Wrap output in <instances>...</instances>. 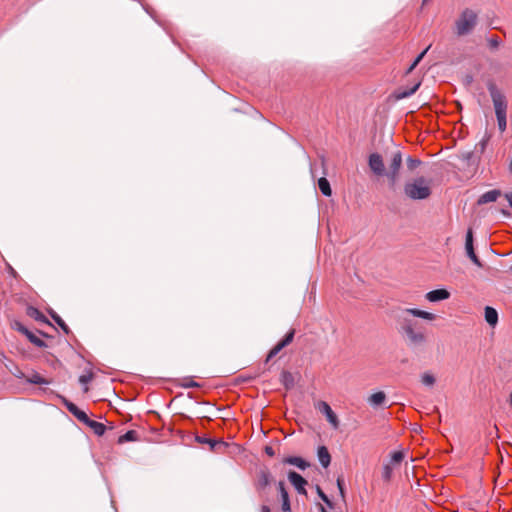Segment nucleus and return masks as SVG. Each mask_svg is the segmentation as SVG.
Instances as JSON below:
<instances>
[{
  "instance_id": "31",
  "label": "nucleus",
  "mask_w": 512,
  "mask_h": 512,
  "mask_svg": "<svg viewBox=\"0 0 512 512\" xmlns=\"http://www.w3.org/2000/svg\"><path fill=\"white\" fill-rule=\"evenodd\" d=\"M467 255L475 253L473 247V231L471 228L468 229L466 234V243H465Z\"/></svg>"
},
{
  "instance_id": "13",
  "label": "nucleus",
  "mask_w": 512,
  "mask_h": 512,
  "mask_svg": "<svg viewBox=\"0 0 512 512\" xmlns=\"http://www.w3.org/2000/svg\"><path fill=\"white\" fill-rule=\"evenodd\" d=\"M64 404H65V407L67 408V410L77 419L79 420L80 422H84V421H87L88 420V416L87 414L80 410L77 405H75L74 403L70 402V401H67L65 400L64 401Z\"/></svg>"
},
{
  "instance_id": "5",
  "label": "nucleus",
  "mask_w": 512,
  "mask_h": 512,
  "mask_svg": "<svg viewBox=\"0 0 512 512\" xmlns=\"http://www.w3.org/2000/svg\"><path fill=\"white\" fill-rule=\"evenodd\" d=\"M402 166V154L400 151H397L393 154L391 162L389 164V169L387 172V177L391 183V185H395L399 177V171Z\"/></svg>"
},
{
  "instance_id": "53",
  "label": "nucleus",
  "mask_w": 512,
  "mask_h": 512,
  "mask_svg": "<svg viewBox=\"0 0 512 512\" xmlns=\"http://www.w3.org/2000/svg\"><path fill=\"white\" fill-rule=\"evenodd\" d=\"M321 512H326L325 508L323 506H320Z\"/></svg>"
},
{
  "instance_id": "45",
  "label": "nucleus",
  "mask_w": 512,
  "mask_h": 512,
  "mask_svg": "<svg viewBox=\"0 0 512 512\" xmlns=\"http://www.w3.org/2000/svg\"><path fill=\"white\" fill-rule=\"evenodd\" d=\"M468 257L472 260L473 263H475L478 266H481L480 260H479L478 256L476 255V253L468 255Z\"/></svg>"
},
{
  "instance_id": "7",
  "label": "nucleus",
  "mask_w": 512,
  "mask_h": 512,
  "mask_svg": "<svg viewBox=\"0 0 512 512\" xmlns=\"http://www.w3.org/2000/svg\"><path fill=\"white\" fill-rule=\"evenodd\" d=\"M288 480L299 494L307 495V491H306L305 487L308 484V482L299 473H297L295 471H289L288 472Z\"/></svg>"
},
{
  "instance_id": "48",
  "label": "nucleus",
  "mask_w": 512,
  "mask_h": 512,
  "mask_svg": "<svg viewBox=\"0 0 512 512\" xmlns=\"http://www.w3.org/2000/svg\"><path fill=\"white\" fill-rule=\"evenodd\" d=\"M337 485H338V488H339V490H340L341 494L343 495V492H344V489H343V480H341V479H339V478H338V479H337Z\"/></svg>"
},
{
  "instance_id": "16",
  "label": "nucleus",
  "mask_w": 512,
  "mask_h": 512,
  "mask_svg": "<svg viewBox=\"0 0 512 512\" xmlns=\"http://www.w3.org/2000/svg\"><path fill=\"white\" fill-rule=\"evenodd\" d=\"M450 297V293L446 289H436L430 291L426 294L427 300L430 302H437L440 300H445Z\"/></svg>"
},
{
  "instance_id": "15",
  "label": "nucleus",
  "mask_w": 512,
  "mask_h": 512,
  "mask_svg": "<svg viewBox=\"0 0 512 512\" xmlns=\"http://www.w3.org/2000/svg\"><path fill=\"white\" fill-rule=\"evenodd\" d=\"M278 490H279L281 501H282V511L290 512L291 506H290L289 495H288V492L285 488V484L283 481H279Z\"/></svg>"
},
{
  "instance_id": "32",
  "label": "nucleus",
  "mask_w": 512,
  "mask_h": 512,
  "mask_svg": "<svg viewBox=\"0 0 512 512\" xmlns=\"http://www.w3.org/2000/svg\"><path fill=\"white\" fill-rule=\"evenodd\" d=\"M183 388H199L201 385L194 381L192 377H185L181 380V383L179 384Z\"/></svg>"
},
{
  "instance_id": "10",
  "label": "nucleus",
  "mask_w": 512,
  "mask_h": 512,
  "mask_svg": "<svg viewBox=\"0 0 512 512\" xmlns=\"http://www.w3.org/2000/svg\"><path fill=\"white\" fill-rule=\"evenodd\" d=\"M318 409L321 413H323L326 416L328 422L333 426V428L338 429L339 420L337 415L331 409L330 405L325 401H320L318 403Z\"/></svg>"
},
{
  "instance_id": "24",
  "label": "nucleus",
  "mask_w": 512,
  "mask_h": 512,
  "mask_svg": "<svg viewBox=\"0 0 512 512\" xmlns=\"http://www.w3.org/2000/svg\"><path fill=\"white\" fill-rule=\"evenodd\" d=\"M485 320L487 321V323L491 326H495L498 322V313L497 311L490 307V306H487L485 308Z\"/></svg>"
},
{
  "instance_id": "2",
  "label": "nucleus",
  "mask_w": 512,
  "mask_h": 512,
  "mask_svg": "<svg viewBox=\"0 0 512 512\" xmlns=\"http://www.w3.org/2000/svg\"><path fill=\"white\" fill-rule=\"evenodd\" d=\"M478 21V15L473 10L466 8L455 21V33L457 36H465L473 31Z\"/></svg>"
},
{
  "instance_id": "22",
  "label": "nucleus",
  "mask_w": 512,
  "mask_h": 512,
  "mask_svg": "<svg viewBox=\"0 0 512 512\" xmlns=\"http://www.w3.org/2000/svg\"><path fill=\"white\" fill-rule=\"evenodd\" d=\"M11 328L25 335L30 342H32L33 338L36 336L33 332L28 330L20 321L17 320L11 323Z\"/></svg>"
},
{
  "instance_id": "9",
  "label": "nucleus",
  "mask_w": 512,
  "mask_h": 512,
  "mask_svg": "<svg viewBox=\"0 0 512 512\" xmlns=\"http://www.w3.org/2000/svg\"><path fill=\"white\" fill-rule=\"evenodd\" d=\"M368 164L374 174H376L377 176L384 175L385 166H384L382 156L380 154H378V153L370 154Z\"/></svg>"
},
{
  "instance_id": "37",
  "label": "nucleus",
  "mask_w": 512,
  "mask_h": 512,
  "mask_svg": "<svg viewBox=\"0 0 512 512\" xmlns=\"http://www.w3.org/2000/svg\"><path fill=\"white\" fill-rule=\"evenodd\" d=\"M422 383L427 386H432L435 383V378L430 373H424L422 375Z\"/></svg>"
},
{
  "instance_id": "26",
  "label": "nucleus",
  "mask_w": 512,
  "mask_h": 512,
  "mask_svg": "<svg viewBox=\"0 0 512 512\" xmlns=\"http://www.w3.org/2000/svg\"><path fill=\"white\" fill-rule=\"evenodd\" d=\"M407 312L415 317L423 318V319L430 320V321L434 320L436 318V316L433 313L423 311L420 309H416V308L407 309Z\"/></svg>"
},
{
  "instance_id": "35",
  "label": "nucleus",
  "mask_w": 512,
  "mask_h": 512,
  "mask_svg": "<svg viewBox=\"0 0 512 512\" xmlns=\"http://www.w3.org/2000/svg\"><path fill=\"white\" fill-rule=\"evenodd\" d=\"M392 467L390 464H386L383 468L382 477L386 482H389L392 477Z\"/></svg>"
},
{
  "instance_id": "28",
  "label": "nucleus",
  "mask_w": 512,
  "mask_h": 512,
  "mask_svg": "<svg viewBox=\"0 0 512 512\" xmlns=\"http://www.w3.org/2000/svg\"><path fill=\"white\" fill-rule=\"evenodd\" d=\"M318 187L325 196H331L332 190L329 181L325 177L318 180Z\"/></svg>"
},
{
  "instance_id": "41",
  "label": "nucleus",
  "mask_w": 512,
  "mask_h": 512,
  "mask_svg": "<svg viewBox=\"0 0 512 512\" xmlns=\"http://www.w3.org/2000/svg\"><path fill=\"white\" fill-rule=\"evenodd\" d=\"M33 345H35L36 347H39V348H43V347H46V343L40 339L39 337L35 336L31 342Z\"/></svg>"
},
{
  "instance_id": "40",
  "label": "nucleus",
  "mask_w": 512,
  "mask_h": 512,
  "mask_svg": "<svg viewBox=\"0 0 512 512\" xmlns=\"http://www.w3.org/2000/svg\"><path fill=\"white\" fill-rule=\"evenodd\" d=\"M317 490H318V493H319V496L321 497V499L329 506V508H333V505L331 503V501L329 500V498L323 493V491L320 489V487H317Z\"/></svg>"
},
{
  "instance_id": "47",
  "label": "nucleus",
  "mask_w": 512,
  "mask_h": 512,
  "mask_svg": "<svg viewBox=\"0 0 512 512\" xmlns=\"http://www.w3.org/2000/svg\"><path fill=\"white\" fill-rule=\"evenodd\" d=\"M265 453L269 456V457H273L275 455V451L274 449L271 447V446H266L265 447Z\"/></svg>"
},
{
  "instance_id": "23",
  "label": "nucleus",
  "mask_w": 512,
  "mask_h": 512,
  "mask_svg": "<svg viewBox=\"0 0 512 512\" xmlns=\"http://www.w3.org/2000/svg\"><path fill=\"white\" fill-rule=\"evenodd\" d=\"M318 458L324 468H327L331 462V455L326 446L318 448Z\"/></svg>"
},
{
  "instance_id": "30",
  "label": "nucleus",
  "mask_w": 512,
  "mask_h": 512,
  "mask_svg": "<svg viewBox=\"0 0 512 512\" xmlns=\"http://www.w3.org/2000/svg\"><path fill=\"white\" fill-rule=\"evenodd\" d=\"M385 393L382 391L376 392L369 397V402L372 405L379 406L385 401Z\"/></svg>"
},
{
  "instance_id": "25",
  "label": "nucleus",
  "mask_w": 512,
  "mask_h": 512,
  "mask_svg": "<svg viewBox=\"0 0 512 512\" xmlns=\"http://www.w3.org/2000/svg\"><path fill=\"white\" fill-rule=\"evenodd\" d=\"M49 315L51 318L57 323V325L62 329V331L69 335L71 333L70 328L67 326V324L63 321V319L53 310H49Z\"/></svg>"
},
{
  "instance_id": "21",
  "label": "nucleus",
  "mask_w": 512,
  "mask_h": 512,
  "mask_svg": "<svg viewBox=\"0 0 512 512\" xmlns=\"http://www.w3.org/2000/svg\"><path fill=\"white\" fill-rule=\"evenodd\" d=\"M140 440L139 433L135 430H129L125 434L120 435L117 439V444L122 445L126 442H136Z\"/></svg>"
},
{
  "instance_id": "51",
  "label": "nucleus",
  "mask_w": 512,
  "mask_h": 512,
  "mask_svg": "<svg viewBox=\"0 0 512 512\" xmlns=\"http://www.w3.org/2000/svg\"><path fill=\"white\" fill-rule=\"evenodd\" d=\"M502 213H503L505 216H509V215H510V213H509L508 211H506V210H502Z\"/></svg>"
},
{
  "instance_id": "33",
  "label": "nucleus",
  "mask_w": 512,
  "mask_h": 512,
  "mask_svg": "<svg viewBox=\"0 0 512 512\" xmlns=\"http://www.w3.org/2000/svg\"><path fill=\"white\" fill-rule=\"evenodd\" d=\"M430 48V46H428L423 52H421L417 57L416 59L413 61V63L410 65V67L407 69L406 73L409 74L410 72H412V70L415 69V67L419 64V62L422 60V58L424 57V55L427 53L428 49Z\"/></svg>"
},
{
  "instance_id": "52",
  "label": "nucleus",
  "mask_w": 512,
  "mask_h": 512,
  "mask_svg": "<svg viewBox=\"0 0 512 512\" xmlns=\"http://www.w3.org/2000/svg\"><path fill=\"white\" fill-rule=\"evenodd\" d=\"M509 404L512 406V391H511V394H510V397H509Z\"/></svg>"
},
{
  "instance_id": "19",
  "label": "nucleus",
  "mask_w": 512,
  "mask_h": 512,
  "mask_svg": "<svg viewBox=\"0 0 512 512\" xmlns=\"http://www.w3.org/2000/svg\"><path fill=\"white\" fill-rule=\"evenodd\" d=\"M83 423L87 425L89 428H91L97 436L104 435V433L107 430V427L103 423L92 420L89 417L88 420L84 421Z\"/></svg>"
},
{
  "instance_id": "39",
  "label": "nucleus",
  "mask_w": 512,
  "mask_h": 512,
  "mask_svg": "<svg viewBox=\"0 0 512 512\" xmlns=\"http://www.w3.org/2000/svg\"><path fill=\"white\" fill-rule=\"evenodd\" d=\"M94 377V374L90 371L86 374H83L79 377V382L82 383V384H87L89 383Z\"/></svg>"
},
{
  "instance_id": "42",
  "label": "nucleus",
  "mask_w": 512,
  "mask_h": 512,
  "mask_svg": "<svg viewBox=\"0 0 512 512\" xmlns=\"http://www.w3.org/2000/svg\"><path fill=\"white\" fill-rule=\"evenodd\" d=\"M498 127L501 132H504L507 127V120L506 117L497 119Z\"/></svg>"
},
{
  "instance_id": "34",
  "label": "nucleus",
  "mask_w": 512,
  "mask_h": 512,
  "mask_svg": "<svg viewBox=\"0 0 512 512\" xmlns=\"http://www.w3.org/2000/svg\"><path fill=\"white\" fill-rule=\"evenodd\" d=\"M405 455L403 451H395L391 455V462L394 464H399L403 461Z\"/></svg>"
},
{
  "instance_id": "44",
  "label": "nucleus",
  "mask_w": 512,
  "mask_h": 512,
  "mask_svg": "<svg viewBox=\"0 0 512 512\" xmlns=\"http://www.w3.org/2000/svg\"><path fill=\"white\" fill-rule=\"evenodd\" d=\"M468 257L472 260L473 263H475L478 266H481L480 260H479L478 256L476 255V253L468 255Z\"/></svg>"
},
{
  "instance_id": "54",
  "label": "nucleus",
  "mask_w": 512,
  "mask_h": 512,
  "mask_svg": "<svg viewBox=\"0 0 512 512\" xmlns=\"http://www.w3.org/2000/svg\"><path fill=\"white\" fill-rule=\"evenodd\" d=\"M88 390H89V388H88L87 386H85V388H84V392H85V393H87V392H88Z\"/></svg>"
},
{
  "instance_id": "14",
  "label": "nucleus",
  "mask_w": 512,
  "mask_h": 512,
  "mask_svg": "<svg viewBox=\"0 0 512 512\" xmlns=\"http://www.w3.org/2000/svg\"><path fill=\"white\" fill-rule=\"evenodd\" d=\"M64 404H65V407L67 408V410L77 419L79 420L80 422H84V421H87L88 420V416L87 414L80 410L77 405H75L74 403L70 402V401H67L65 400L64 401Z\"/></svg>"
},
{
  "instance_id": "12",
  "label": "nucleus",
  "mask_w": 512,
  "mask_h": 512,
  "mask_svg": "<svg viewBox=\"0 0 512 512\" xmlns=\"http://www.w3.org/2000/svg\"><path fill=\"white\" fill-rule=\"evenodd\" d=\"M64 404H65V407L67 408V410L77 419L79 420L80 422H84V421H87L88 420V416L87 414L80 410L77 405H75L74 403L70 402V401H67L65 400L64 401Z\"/></svg>"
},
{
  "instance_id": "1",
  "label": "nucleus",
  "mask_w": 512,
  "mask_h": 512,
  "mask_svg": "<svg viewBox=\"0 0 512 512\" xmlns=\"http://www.w3.org/2000/svg\"><path fill=\"white\" fill-rule=\"evenodd\" d=\"M405 195L413 200H422L430 197L432 191L430 181L424 177H418L404 185Z\"/></svg>"
},
{
  "instance_id": "27",
  "label": "nucleus",
  "mask_w": 512,
  "mask_h": 512,
  "mask_svg": "<svg viewBox=\"0 0 512 512\" xmlns=\"http://www.w3.org/2000/svg\"><path fill=\"white\" fill-rule=\"evenodd\" d=\"M26 381L31 384H50L51 380H48L44 378L42 375H40L38 372L32 373L30 376L26 377Z\"/></svg>"
},
{
  "instance_id": "20",
  "label": "nucleus",
  "mask_w": 512,
  "mask_h": 512,
  "mask_svg": "<svg viewBox=\"0 0 512 512\" xmlns=\"http://www.w3.org/2000/svg\"><path fill=\"white\" fill-rule=\"evenodd\" d=\"M283 463L294 465L302 470L310 466L309 462L298 456H288L283 459Z\"/></svg>"
},
{
  "instance_id": "29",
  "label": "nucleus",
  "mask_w": 512,
  "mask_h": 512,
  "mask_svg": "<svg viewBox=\"0 0 512 512\" xmlns=\"http://www.w3.org/2000/svg\"><path fill=\"white\" fill-rule=\"evenodd\" d=\"M281 382L286 389H290L294 384V378L289 371L283 370L281 373Z\"/></svg>"
},
{
  "instance_id": "38",
  "label": "nucleus",
  "mask_w": 512,
  "mask_h": 512,
  "mask_svg": "<svg viewBox=\"0 0 512 512\" xmlns=\"http://www.w3.org/2000/svg\"><path fill=\"white\" fill-rule=\"evenodd\" d=\"M488 44L491 49H497L501 44V39L499 36L494 35L488 39Z\"/></svg>"
},
{
  "instance_id": "49",
  "label": "nucleus",
  "mask_w": 512,
  "mask_h": 512,
  "mask_svg": "<svg viewBox=\"0 0 512 512\" xmlns=\"http://www.w3.org/2000/svg\"><path fill=\"white\" fill-rule=\"evenodd\" d=\"M506 199L509 202V205L512 207V192L505 195Z\"/></svg>"
},
{
  "instance_id": "8",
  "label": "nucleus",
  "mask_w": 512,
  "mask_h": 512,
  "mask_svg": "<svg viewBox=\"0 0 512 512\" xmlns=\"http://www.w3.org/2000/svg\"><path fill=\"white\" fill-rule=\"evenodd\" d=\"M420 85H421V81L417 80L411 86H400L394 91L393 97L396 100H401V99L407 98V97L413 95L418 90Z\"/></svg>"
},
{
  "instance_id": "18",
  "label": "nucleus",
  "mask_w": 512,
  "mask_h": 512,
  "mask_svg": "<svg viewBox=\"0 0 512 512\" xmlns=\"http://www.w3.org/2000/svg\"><path fill=\"white\" fill-rule=\"evenodd\" d=\"M404 331L413 343H421L425 340V335L422 332H415L410 324L404 326Z\"/></svg>"
},
{
  "instance_id": "36",
  "label": "nucleus",
  "mask_w": 512,
  "mask_h": 512,
  "mask_svg": "<svg viewBox=\"0 0 512 512\" xmlns=\"http://www.w3.org/2000/svg\"><path fill=\"white\" fill-rule=\"evenodd\" d=\"M421 165V161L419 159H415V158H412V157H409L407 159V167L409 170H415L416 168H418L419 166Z\"/></svg>"
},
{
  "instance_id": "3",
  "label": "nucleus",
  "mask_w": 512,
  "mask_h": 512,
  "mask_svg": "<svg viewBox=\"0 0 512 512\" xmlns=\"http://www.w3.org/2000/svg\"><path fill=\"white\" fill-rule=\"evenodd\" d=\"M487 87L494 104L497 119L506 117L507 101L505 96L500 92L495 83L489 82Z\"/></svg>"
},
{
  "instance_id": "46",
  "label": "nucleus",
  "mask_w": 512,
  "mask_h": 512,
  "mask_svg": "<svg viewBox=\"0 0 512 512\" xmlns=\"http://www.w3.org/2000/svg\"><path fill=\"white\" fill-rule=\"evenodd\" d=\"M13 375L17 378H25L26 379V376L25 374L22 372V370H20L18 367H16V371L13 372Z\"/></svg>"
},
{
  "instance_id": "4",
  "label": "nucleus",
  "mask_w": 512,
  "mask_h": 512,
  "mask_svg": "<svg viewBox=\"0 0 512 512\" xmlns=\"http://www.w3.org/2000/svg\"><path fill=\"white\" fill-rule=\"evenodd\" d=\"M272 475L268 468L260 469L254 478V487L260 496L265 494L266 488L272 482Z\"/></svg>"
},
{
  "instance_id": "17",
  "label": "nucleus",
  "mask_w": 512,
  "mask_h": 512,
  "mask_svg": "<svg viewBox=\"0 0 512 512\" xmlns=\"http://www.w3.org/2000/svg\"><path fill=\"white\" fill-rule=\"evenodd\" d=\"M501 196V191L500 190H497V189H494V190H490V191H487L485 192L484 194H482L477 203L479 205H482V204H486V203H489V202H494L496 201L499 197Z\"/></svg>"
},
{
  "instance_id": "50",
  "label": "nucleus",
  "mask_w": 512,
  "mask_h": 512,
  "mask_svg": "<svg viewBox=\"0 0 512 512\" xmlns=\"http://www.w3.org/2000/svg\"><path fill=\"white\" fill-rule=\"evenodd\" d=\"M261 512H270V508L266 505L262 506Z\"/></svg>"
},
{
  "instance_id": "6",
  "label": "nucleus",
  "mask_w": 512,
  "mask_h": 512,
  "mask_svg": "<svg viewBox=\"0 0 512 512\" xmlns=\"http://www.w3.org/2000/svg\"><path fill=\"white\" fill-rule=\"evenodd\" d=\"M295 335V330L291 329L287 332V334L280 340L267 354L266 362H269L273 359L283 348L292 343Z\"/></svg>"
},
{
  "instance_id": "43",
  "label": "nucleus",
  "mask_w": 512,
  "mask_h": 512,
  "mask_svg": "<svg viewBox=\"0 0 512 512\" xmlns=\"http://www.w3.org/2000/svg\"><path fill=\"white\" fill-rule=\"evenodd\" d=\"M200 441H201V442H203V443H208V444H210V446H211V448H212V449H214V447H215L216 445H221V444H223V442H222V441H217V440H213V439H203V440H200Z\"/></svg>"
},
{
  "instance_id": "11",
  "label": "nucleus",
  "mask_w": 512,
  "mask_h": 512,
  "mask_svg": "<svg viewBox=\"0 0 512 512\" xmlns=\"http://www.w3.org/2000/svg\"><path fill=\"white\" fill-rule=\"evenodd\" d=\"M26 315L30 318L34 319L35 321L39 323H44L51 325L50 321L47 319V317L36 307L33 306H27L26 308Z\"/></svg>"
}]
</instances>
